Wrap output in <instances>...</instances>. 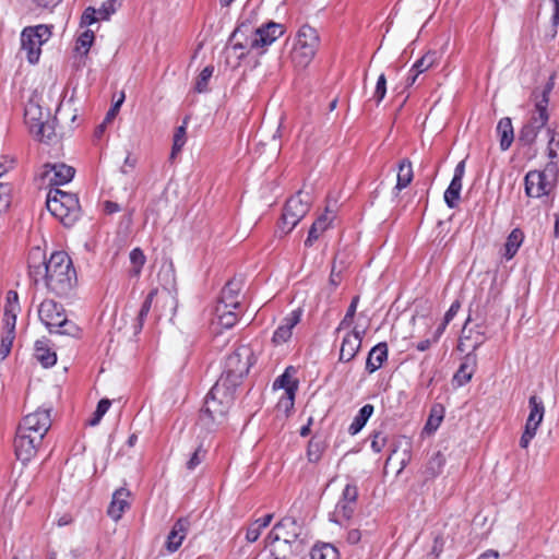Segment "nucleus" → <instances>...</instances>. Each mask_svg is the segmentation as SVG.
Masks as SVG:
<instances>
[{"instance_id": "12", "label": "nucleus", "mask_w": 559, "mask_h": 559, "mask_svg": "<svg viewBox=\"0 0 559 559\" xmlns=\"http://www.w3.org/2000/svg\"><path fill=\"white\" fill-rule=\"evenodd\" d=\"M51 408H38L34 413L27 414L17 429L29 435H37L40 439H44L51 426L50 417Z\"/></svg>"}, {"instance_id": "32", "label": "nucleus", "mask_w": 559, "mask_h": 559, "mask_svg": "<svg viewBox=\"0 0 559 559\" xmlns=\"http://www.w3.org/2000/svg\"><path fill=\"white\" fill-rule=\"evenodd\" d=\"M48 119H49V112L46 114L45 121H43L41 123L35 124V127H38V128L33 134L40 142L50 143L57 136L56 131H55L53 121H49Z\"/></svg>"}, {"instance_id": "26", "label": "nucleus", "mask_w": 559, "mask_h": 559, "mask_svg": "<svg viewBox=\"0 0 559 559\" xmlns=\"http://www.w3.org/2000/svg\"><path fill=\"white\" fill-rule=\"evenodd\" d=\"M476 367V356L474 354H467L464 361L459 367L457 371L453 377V381L459 386H462L471 381Z\"/></svg>"}, {"instance_id": "34", "label": "nucleus", "mask_w": 559, "mask_h": 559, "mask_svg": "<svg viewBox=\"0 0 559 559\" xmlns=\"http://www.w3.org/2000/svg\"><path fill=\"white\" fill-rule=\"evenodd\" d=\"M523 239L524 234L520 228H515L510 233L504 245V257L508 260L512 259L515 255V253L518 252L519 248L523 242Z\"/></svg>"}, {"instance_id": "56", "label": "nucleus", "mask_w": 559, "mask_h": 559, "mask_svg": "<svg viewBox=\"0 0 559 559\" xmlns=\"http://www.w3.org/2000/svg\"><path fill=\"white\" fill-rule=\"evenodd\" d=\"M206 454V451L202 449V447H199L190 457V460L187 462V469L194 471L201 462L204 460Z\"/></svg>"}, {"instance_id": "62", "label": "nucleus", "mask_w": 559, "mask_h": 559, "mask_svg": "<svg viewBox=\"0 0 559 559\" xmlns=\"http://www.w3.org/2000/svg\"><path fill=\"white\" fill-rule=\"evenodd\" d=\"M342 281V269L337 270L336 263L334 262L332 265L331 274H330V284L336 287Z\"/></svg>"}, {"instance_id": "37", "label": "nucleus", "mask_w": 559, "mask_h": 559, "mask_svg": "<svg viewBox=\"0 0 559 559\" xmlns=\"http://www.w3.org/2000/svg\"><path fill=\"white\" fill-rule=\"evenodd\" d=\"M25 122L27 123L29 131L34 133L38 127H35L37 123H41L45 121L43 119V112L39 106L31 104L25 109Z\"/></svg>"}, {"instance_id": "28", "label": "nucleus", "mask_w": 559, "mask_h": 559, "mask_svg": "<svg viewBox=\"0 0 559 559\" xmlns=\"http://www.w3.org/2000/svg\"><path fill=\"white\" fill-rule=\"evenodd\" d=\"M496 131L497 135L499 136L500 148L502 151H507L514 140V132L511 119L509 117L500 119L497 124Z\"/></svg>"}, {"instance_id": "40", "label": "nucleus", "mask_w": 559, "mask_h": 559, "mask_svg": "<svg viewBox=\"0 0 559 559\" xmlns=\"http://www.w3.org/2000/svg\"><path fill=\"white\" fill-rule=\"evenodd\" d=\"M443 416H444V408L442 405L437 404V405L432 406V408L430 411L429 418L425 426V429L428 432L436 431L438 429V427L440 426V424L443 419Z\"/></svg>"}, {"instance_id": "35", "label": "nucleus", "mask_w": 559, "mask_h": 559, "mask_svg": "<svg viewBox=\"0 0 559 559\" xmlns=\"http://www.w3.org/2000/svg\"><path fill=\"white\" fill-rule=\"evenodd\" d=\"M413 180V168L409 159H403L399 165L397 182L395 186L396 191L406 188Z\"/></svg>"}, {"instance_id": "18", "label": "nucleus", "mask_w": 559, "mask_h": 559, "mask_svg": "<svg viewBox=\"0 0 559 559\" xmlns=\"http://www.w3.org/2000/svg\"><path fill=\"white\" fill-rule=\"evenodd\" d=\"M365 333V330L359 331L355 328L344 336L340 350V361L348 362L355 358L361 347Z\"/></svg>"}, {"instance_id": "44", "label": "nucleus", "mask_w": 559, "mask_h": 559, "mask_svg": "<svg viewBox=\"0 0 559 559\" xmlns=\"http://www.w3.org/2000/svg\"><path fill=\"white\" fill-rule=\"evenodd\" d=\"M436 59V52L429 51L415 62V64L412 68V71L423 73L433 66Z\"/></svg>"}, {"instance_id": "47", "label": "nucleus", "mask_w": 559, "mask_h": 559, "mask_svg": "<svg viewBox=\"0 0 559 559\" xmlns=\"http://www.w3.org/2000/svg\"><path fill=\"white\" fill-rule=\"evenodd\" d=\"M155 295H156V290L150 292L148 295L146 296L144 302L142 304V307H141L139 316H138V321H139L138 330H141L143 326V322L151 310L152 302H153Z\"/></svg>"}, {"instance_id": "30", "label": "nucleus", "mask_w": 559, "mask_h": 559, "mask_svg": "<svg viewBox=\"0 0 559 559\" xmlns=\"http://www.w3.org/2000/svg\"><path fill=\"white\" fill-rule=\"evenodd\" d=\"M35 357L43 367H52L57 361V355L52 352L46 341H37L35 343Z\"/></svg>"}, {"instance_id": "9", "label": "nucleus", "mask_w": 559, "mask_h": 559, "mask_svg": "<svg viewBox=\"0 0 559 559\" xmlns=\"http://www.w3.org/2000/svg\"><path fill=\"white\" fill-rule=\"evenodd\" d=\"M243 27L246 25L238 26L234 33L231 34L230 39L236 40L234 44V49H245L247 47L250 48H263L269 45H271L273 41H275L282 34H283V27L281 24L277 23H269L265 26H262L260 28H257L251 36L249 43H241L238 41L237 38L243 33Z\"/></svg>"}, {"instance_id": "41", "label": "nucleus", "mask_w": 559, "mask_h": 559, "mask_svg": "<svg viewBox=\"0 0 559 559\" xmlns=\"http://www.w3.org/2000/svg\"><path fill=\"white\" fill-rule=\"evenodd\" d=\"M186 126H180L176 129L174 134V143L170 153V159H175L177 154L180 153L181 148L186 144Z\"/></svg>"}, {"instance_id": "29", "label": "nucleus", "mask_w": 559, "mask_h": 559, "mask_svg": "<svg viewBox=\"0 0 559 559\" xmlns=\"http://www.w3.org/2000/svg\"><path fill=\"white\" fill-rule=\"evenodd\" d=\"M231 307L217 305L215 309L217 324L224 329L233 328L238 321V313Z\"/></svg>"}, {"instance_id": "31", "label": "nucleus", "mask_w": 559, "mask_h": 559, "mask_svg": "<svg viewBox=\"0 0 559 559\" xmlns=\"http://www.w3.org/2000/svg\"><path fill=\"white\" fill-rule=\"evenodd\" d=\"M332 222V217L321 215L310 227L307 239L305 240L306 247H311L316 240L328 229Z\"/></svg>"}, {"instance_id": "43", "label": "nucleus", "mask_w": 559, "mask_h": 559, "mask_svg": "<svg viewBox=\"0 0 559 559\" xmlns=\"http://www.w3.org/2000/svg\"><path fill=\"white\" fill-rule=\"evenodd\" d=\"M93 40H94V32L86 29L79 36V38L76 40V46H75L76 51H79L82 55H86L93 44Z\"/></svg>"}, {"instance_id": "11", "label": "nucleus", "mask_w": 559, "mask_h": 559, "mask_svg": "<svg viewBox=\"0 0 559 559\" xmlns=\"http://www.w3.org/2000/svg\"><path fill=\"white\" fill-rule=\"evenodd\" d=\"M309 206L310 198L308 194L304 197L302 191H299L286 202L280 226L284 234L290 233L296 227L308 213Z\"/></svg>"}, {"instance_id": "13", "label": "nucleus", "mask_w": 559, "mask_h": 559, "mask_svg": "<svg viewBox=\"0 0 559 559\" xmlns=\"http://www.w3.org/2000/svg\"><path fill=\"white\" fill-rule=\"evenodd\" d=\"M528 406L530 415L525 424V430L520 439V445L523 449H526L531 440L535 437L545 413L544 404L536 395L530 397Z\"/></svg>"}, {"instance_id": "19", "label": "nucleus", "mask_w": 559, "mask_h": 559, "mask_svg": "<svg viewBox=\"0 0 559 559\" xmlns=\"http://www.w3.org/2000/svg\"><path fill=\"white\" fill-rule=\"evenodd\" d=\"M28 275L35 285L44 282L45 286H47L48 261L45 260L39 248H36L29 255Z\"/></svg>"}, {"instance_id": "6", "label": "nucleus", "mask_w": 559, "mask_h": 559, "mask_svg": "<svg viewBox=\"0 0 559 559\" xmlns=\"http://www.w3.org/2000/svg\"><path fill=\"white\" fill-rule=\"evenodd\" d=\"M46 205L66 227L72 226L80 217V204L75 194L59 189L51 190L47 195Z\"/></svg>"}, {"instance_id": "53", "label": "nucleus", "mask_w": 559, "mask_h": 559, "mask_svg": "<svg viewBox=\"0 0 559 559\" xmlns=\"http://www.w3.org/2000/svg\"><path fill=\"white\" fill-rule=\"evenodd\" d=\"M19 310L20 309H14V307L4 309L3 321H4V326L7 329L5 332L14 333L16 316H17Z\"/></svg>"}, {"instance_id": "16", "label": "nucleus", "mask_w": 559, "mask_h": 559, "mask_svg": "<svg viewBox=\"0 0 559 559\" xmlns=\"http://www.w3.org/2000/svg\"><path fill=\"white\" fill-rule=\"evenodd\" d=\"M74 174V168L63 163L46 164L43 178L51 186H61L71 181Z\"/></svg>"}, {"instance_id": "7", "label": "nucleus", "mask_w": 559, "mask_h": 559, "mask_svg": "<svg viewBox=\"0 0 559 559\" xmlns=\"http://www.w3.org/2000/svg\"><path fill=\"white\" fill-rule=\"evenodd\" d=\"M319 40V35L313 27L302 25L299 28L292 50V60L296 67L306 68L312 61Z\"/></svg>"}, {"instance_id": "33", "label": "nucleus", "mask_w": 559, "mask_h": 559, "mask_svg": "<svg viewBox=\"0 0 559 559\" xmlns=\"http://www.w3.org/2000/svg\"><path fill=\"white\" fill-rule=\"evenodd\" d=\"M373 409L374 408L371 404L364 405L359 409L358 414L355 416L353 423L350 424L348 432L353 436L358 433L373 414Z\"/></svg>"}, {"instance_id": "63", "label": "nucleus", "mask_w": 559, "mask_h": 559, "mask_svg": "<svg viewBox=\"0 0 559 559\" xmlns=\"http://www.w3.org/2000/svg\"><path fill=\"white\" fill-rule=\"evenodd\" d=\"M460 308H461L460 301H457V300L454 301L451 305L450 309L445 312L443 321H445V323H450L453 320V318L456 316Z\"/></svg>"}, {"instance_id": "39", "label": "nucleus", "mask_w": 559, "mask_h": 559, "mask_svg": "<svg viewBox=\"0 0 559 559\" xmlns=\"http://www.w3.org/2000/svg\"><path fill=\"white\" fill-rule=\"evenodd\" d=\"M547 133L549 135L547 145V155L550 159L549 163H555L556 166H559V139H557L558 133L554 129H548Z\"/></svg>"}, {"instance_id": "20", "label": "nucleus", "mask_w": 559, "mask_h": 559, "mask_svg": "<svg viewBox=\"0 0 559 559\" xmlns=\"http://www.w3.org/2000/svg\"><path fill=\"white\" fill-rule=\"evenodd\" d=\"M301 310L296 309L288 313L275 330L272 342L276 346L288 342L293 335V329L300 322Z\"/></svg>"}, {"instance_id": "61", "label": "nucleus", "mask_w": 559, "mask_h": 559, "mask_svg": "<svg viewBox=\"0 0 559 559\" xmlns=\"http://www.w3.org/2000/svg\"><path fill=\"white\" fill-rule=\"evenodd\" d=\"M123 99H124V95H122L120 97V99H118L116 102V104L108 110V112H107V115H106V117L104 119L105 123H110L112 121V119L116 117V115H117V112H118V110H119Z\"/></svg>"}, {"instance_id": "17", "label": "nucleus", "mask_w": 559, "mask_h": 559, "mask_svg": "<svg viewBox=\"0 0 559 559\" xmlns=\"http://www.w3.org/2000/svg\"><path fill=\"white\" fill-rule=\"evenodd\" d=\"M298 530L299 527L295 519L284 518L266 536V546L274 545L275 542H280V539L285 538V536H288L289 539L293 538V540H297L299 535Z\"/></svg>"}, {"instance_id": "55", "label": "nucleus", "mask_w": 559, "mask_h": 559, "mask_svg": "<svg viewBox=\"0 0 559 559\" xmlns=\"http://www.w3.org/2000/svg\"><path fill=\"white\" fill-rule=\"evenodd\" d=\"M358 497V489L356 485L347 484L343 490L341 501L356 504Z\"/></svg>"}, {"instance_id": "42", "label": "nucleus", "mask_w": 559, "mask_h": 559, "mask_svg": "<svg viewBox=\"0 0 559 559\" xmlns=\"http://www.w3.org/2000/svg\"><path fill=\"white\" fill-rule=\"evenodd\" d=\"M213 72H214L213 66H207L201 71V73L197 78L195 85H194V90L198 93H204L207 91L209 81L212 78Z\"/></svg>"}, {"instance_id": "58", "label": "nucleus", "mask_w": 559, "mask_h": 559, "mask_svg": "<svg viewBox=\"0 0 559 559\" xmlns=\"http://www.w3.org/2000/svg\"><path fill=\"white\" fill-rule=\"evenodd\" d=\"M386 443V437L380 431H374L371 440V448L374 452L379 453Z\"/></svg>"}, {"instance_id": "52", "label": "nucleus", "mask_w": 559, "mask_h": 559, "mask_svg": "<svg viewBox=\"0 0 559 559\" xmlns=\"http://www.w3.org/2000/svg\"><path fill=\"white\" fill-rule=\"evenodd\" d=\"M14 337V333L11 332H5V334L2 336L0 345V362L3 361L10 354Z\"/></svg>"}, {"instance_id": "14", "label": "nucleus", "mask_w": 559, "mask_h": 559, "mask_svg": "<svg viewBox=\"0 0 559 559\" xmlns=\"http://www.w3.org/2000/svg\"><path fill=\"white\" fill-rule=\"evenodd\" d=\"M43 439L37 435H29L17 429L14 448L16 457L23 462H29L36 454L38 447L41 444Z\"/></svg>"}, {"instance_id": "1", "label": "nucleus", "mask_w": 559, "mask_h": 559, "mask_svg": "<svg viewBox=\"0 0 559 559\" xmlns=\"http://www.w3.org/2000/svg\"><path fill=\"white\" fill-rule=\"evenodd\" d=\"M234 393L235 390L226 386L223 381H216L205 397L198 425L207 431H214L221 426L234 403Z\"/></svg>"}, {"instance_id": "3", "label": "nucleus", "mask_w": 559, "mask_h": 559, "mask_svg": "<svg viewBox=\"0 0 559 559\" xmlns=\"http://www.w3.org/2000/svg\"><path fill=\"white\" fill-rule=\"evenodd\" d=\"M554 86V76H550L542 90L537 88L533 92V98L535 102L534 111L532 112L530 120L522 127L519 132V141L523 145H532L536 141L540 130L548 122L549 94L551 93Z\"/></svg>"}, {"instance_id": "38", "label": "nucleus", "mask_w": 559, "mask_h": 559, "mask_svg": "<svg viewBox=\"0 0 559 559\" xmlns=\"http://www.w3.org/2000/svg\"><path fill=\"white\" fill-rule=\"evenodd\" d=\"M311 559H337V549L331 544L314 546L310 552Z\"/></svg>"}, {"instance_id": "23", "label": "nucleus", "mask_w": 559, "mask_h": 559, "mask_svg": "<svg viewBox=\"0 0 559 559\" xmlns=\"http://www.w3.org/2000/svg\"><path fill=\"white\" fill-rule=\"evenodd\" d=\"M242 287L241 278L234 277L228 281L222 289L221 297L217 305H225L233 309L240 307L239 294Z\"/></svg>"}, {"instance_id": "25", "label": "nucleus", "mask_w": 559, "mask_h": 559, "mask_svg": "<svg viewBox=\"0 0 559 559\" xmlns=\"http://www.w3.org/2000/svg\"><path fill=\"white\" fill-rule=\"evenodd\" d=\"M274 544L276 545L271 550L273 559H293L294 552L301 548V543L299 540H292L288 536H285V538H282L280 542H275Z\"/></svg>"}, {"instance_id": "10", "label": "nucleus", "mask_w": 559, "mask_h": 559, "mask_svg": "<svg viewBox=\"0 0 559 559\" xmlns=\"http://www.w3.org/2000/svg\"><path fill=\"white\" fill-rule=\"evenodd\" d=\"M51 32L47 25H36L33 27H25L21 34L22 50L26 52V58L29 63L38 62L41 46L50 38Z\"/></svg>"}, {"instance_id": "59", "label": "nucleus", "mask_w": 559, "mask_h": 559, "mask_svg": "<svg viewBox=\"0 0 559 559\" xmlns=\"http://www.w3.org/2000/svg\"><path fill=\"white\" fill-rule=\"evenodd\" d=\"M97 13H96V9L92 8V7H88L82 17H81V24L82 25H91L93 23H95L97 20H99V16H96Z\"/></svg>"}, {"instance_id": "21", "label": "nucleus", "mask_w": 559, "mask_h": 559, "mask_svg": "<svg viewBox=\"0 0 559 559\" xmlns=\"http://www.w3.org/2000/svg\"><path fill=\"white\" fill-rule=\"evenodd\" d=\"M465 174V160H461L455 169L454 176L444 192V201L450 209H454L457 205V201L460 200V194L462 190V180Z\"/></svg>"}, {"instance_id": "27", "label": "nucleus", "mask_w": 559, "mask_h": 559, "mask_svg": "<svg viewBox=\"0 0 559 559\" xmlns=\"http://www.w3.org/2000/svg\"><path fill=\"white\" fill-rule=\"evenodd\" d=\"M388 358L386 343H379L369 352L366 360V369L369 373L377 371Z\"/></svg>"}, {"instance_id": "60", "label": "nucleus", "mask_w": 559, "mask_h": 559, "mask_svg": "<svg viewBox=\"0 0 559 559\" xmlns=\"http://www.w3.org/2000/svg\"><path fill=\"white\" fill-rule=\"evenodd\" d=\"M262 532V528L255 523H251L246 533V539L249 543L258 540Z\"/></svg>"}, {"instance_id": "46", "label": "nucleus", "mask_w": 559, "mask_h": 559, "mask_svg": "<svg viewBox=\"0 0 559 559\" xmlns=\"http://www.w3.org/2000/svg\"><path fill=\"white\" fill-rule=\"evenodd\" d=\"M358 301H359V297L358 296H355L352 299V302H350V305H349V307H348V309L346 311L345 317L343 318V320L341 321V323L338 324V326L336 329L337 332H340L341 330L352 325L353 319H354L355 313H356Z\"/></svg>"}, {"instance_id": "8", "label": "nucleus", "mask_w": 559, "mask_h": 559, "mask_svg": "<svg viewBox=\"0 0 559 559\" xmlns=\"http://www.w3.org/2000/svg\"><path fill=\"white\" fill-rule=\"evenodd\" d=\"M559 174V166L548 163L544 170H531L525 176V193L531 198L549 194Z\"/></svg>"}, {"instance_id": "51", "label": "nucleus", "mask_w": 559, "mask_h": 559, "mask_svg": "<svg viewBox=\"0 0 559 559\" xmlns=\"http://www.w3.org/2000/svg\"><path fill=\"white\" fill-rule=\"evenodd\" d=\"M385 94H386V78L382 73L378 78L376 88H374V92L372 95V99L376 102L377 105H379L385 97Z\"/></svg>"}, {"instance_id": "4", "label": "nucleus", "mask_w": 559, "mask_h": 559, "mask_svg": "<svg viewBox=\"0 0 559 559\" xmlns=\"http://www.w3.org/2000/svg\"><path fill=\"white\" fill-rule=\"evenodd\" d=\"M38 317L50 333L76 336L79 328L68 320L62 305L52 299L44 300L38 307Z\"/></svg>"}, {"instance_id": "2", "label": "nucleus", "mask_w": 559, "mask_h": 559, "mask_svg": "<svg viewBox=\"0 0 559 559\" xmlns=\"http://www.w3.org/2000/svg\"><path fill=\"white\" fill-rule=\"evenodd\" d=\"M76 284V272L64 251L53 252L48 260L47 288L59 297L68 296Z\"/></svg>"}, {"instance_id": "54", "label": "nucleus", "mask_w": 559, "mask_h": 559, "mask_svg": "<svg viewBox=\"0 0 559 559\" xmlns=\"http://www.w3.org/2000/svg\"><path fill=\"white\" fill-rule=\"evenodd\" d=\"M323 448L319 441L311 440L309 441L307 449V456L310 462H318L322 455Z\"/></svg>"}, {"instance_id": "45", "label": "nucleus", "mask_w": 559, "mask_h": 559, "mask_svg": "<svg viewBox=\"0 0 559 559\" xmlns=\"http://www.w3.org/2000/svg\"><path fill=\"white\" fill-rule=\"evenodd\" d=\"M111 405L110 400L103 399L98 402L96 411L94 412L92 418L88 420L90 426H96L102 420L103 416L107 413Z\"/></svg>"}, {"instance_id": "22", "label": "nucleus", "mask_w": 559, "mask_h": 559, "mask_svg": "<svg viewBox=\"0 0 559 559\" xmlns=\"http://www.w3.org/2000/svg\"><path fill=\"white\" fill-rule=\"evenodd\" d=\"M189 527L190 522L188 519L180 518L179 520L176 521L167 536L165 544V547L168 552H175L179 549L188 534Z\"/></svg>"}, {"instance_id": "24", "label": "nucleus", "mask_w": 559, "mask_h": 559, "mask_svg": "<svg viewBox=\"0 0 559 559\" xmlns=\"http://www.w3.org/2000/svg\"><path fill=\"white\" fill-rule=\"evenodd\" d=\"M129 496L130 491L126 488H119L114 492L111 502L107 510L108 515L114 521L120 520L126 509L129 508V502L127 500Z\"/></svg>"}, {"instance_id": "57", "label": "nucleus", "mask_w": 559, "mask_h": 559, "mask_svg": "<svg viewBox=\"0 0 559 559\" xmlns=\"http://www.w3.org/2000/svg\"><path fill=\"white\" fill-rule=\"evenodd\" d=\"M11 189L8 185L0 183V212L8 209L11 200Z\"/></svg>"}, {"instance_id": "48", "label": "nucleus", "mask_w": 559, "mask_h": 559, "mask_svg": "<svg viewBox=\"0 0 559 559\" xmlns=\"http://www.w3.org/2000/svg\"><path fill=\"white\" fill-rule=\"evenodd\" d=\"M119 4V0H107L96 10V13L100 20H108L116 12Z\"/></svg>"}, {"instance_id": "50", "label": "nucleus", "mask_w": 559, "mask_h": 559, "mask_svg": "<svg viewBox=\"0 0 559 559\" xmlns=\"http://www.w3.org/2000/svg\"><path fill=\"white\" fill-rule=\"evenodd\" d=\"M355 507H356V504H354V503H347V502L338 500V502L335 507L334 514L337 518H343L345 520H349L354 514Z\"/></svg>"}, {"instance_id": "5", "label": "nucleus", "mask_w": 559, "mask_h": 559, "mask_svg": "<svg viewBox=\"0 0 559 559\" xmlns=\"http://www.w3.org/2000/svg\"><path fill=\"white\" fill-rule=\"evenodd\" d=\"M252 365V349L241 345L226 358L225 369L217 381H223L226 386L236 390Z\"/></svg>"}, {"instance_id": "15", "label": "nucleus", "mask_w": 559, "mask_h": 559, "mask_svg": "<svg viewBox=\"0 0 559 559\" xmlns=\"http://www.w3.org/2000/svg\"><path fill=\"white\" fill-rule=\"evenodd\" d=\"M292 369L293 367H288L273 383V388L275 390L284 389V394L280 399L277 407L285 412H288L294 407L295 394L298 389V381L289 373Z\"/></svg>"}, {"instance_id": "49", "label": "nucleus", "mask_w": 559, "mask_h": 559, "mask_svg": "<svg viewBox=\"0 0 559 559\" xmlns=\"http://www.w3.org/2000/svg\"><path fill=\"white\" fill-rule=\"evenodd\" d=\"M130 261L133 265V274L139 275L145 263V255L140 248H135L130 252Z\"/></svg>"}, {"instance_id": "64", "label": "nucleus", "mask_w": 559, "mask_h": 559, "mask_svg": "<svg viewBox=\"0 0 559 559\" xmlns=\"http://www.w3.org/2000/svg\"><path fill=\"white\" fill-rule=\"evenodd\" d=\"M14 309H20V306H19V296H17V293L14 292V290H9L8 292V295H7V305H5V308H13Z\"/></svg>"}, {"instance_id": "36", "label": "nucleus", "mask_w": 559, "mask_h": 559, "mask_svg": "<svg viewBox=\"0 0 559 559\" xmlns=\"http://www.w3.org/2000/svg\"><path fill=\"white\" fill-rule=\"evenodd\" d=\"M445 464V457L441 452L435 453L427 462L424 475L426 479H432L437 477Z\"/></svg>"}]
</instances>
